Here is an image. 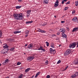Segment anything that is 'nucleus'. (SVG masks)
Here are the masks:
<instances>
[{
  "label": "nucleus",
  "instance_id": "12",
  "mask_svg": "<svg viewBox=\"0 0 78 78\" xmlns=\"http://www.w3.org/2000/svg\"><path fill=\"white\" fill-rule=\"evenodd\" d=\"M27 48H28L29 49L32 48H33V46L31 44H30L27 47Z\"/></svg>",
  "mask_w": 78,
  "mask_h": 78
},
{
  "label": "nucleus",
  "instance_id": "42",
  "mask_svg": "<svg viewBox=\"0 0 78 78\" xmlns=\"http://www.w3.org/2000/svg\"><path fill=\"white\" fill-rule=\"evenodd\" d=\"M29 33V31L28 30H26V33H27V34H28V33Z\"/></svg>",
  "mask_w": 78,
  "mask_h": 78
},
{
  "label": "nucleus",
  "instance_id": "9",
  "mask_svg": "<svg viewBox=\"0 0 78 78\" xmlns=\"http://www.w3.org/2000/svg\"><path fill=\"white\" fill-rule=\"evenodd\" d=\"M78 30V27H75L74 28L73 30H72V32H73V31H77Z\"/></svg>",
  "mask_w": 78,
  "mask_h": 78
},
{
  "label": "nucleus",
  "instance_id": "13",
  "mask_svg": "<svg viewBox=\"0 0 78 78\" xmlns=\"http://www.w3.org/2000/svg\"><path fill=\"white\" fill-rule=\"evenodd\" d=\"M9 41L10 42H14V40L12 39L9 38Z\"/></svg>",
  "mask_w": 78,
  "mask_h": 78
},
{
  "label": "nucleus",
  "instance_id": "56",
  "mask_svg": "<svg viewBox=\"0 0 78 78\" xmlns=\"http://www.w3.org/2000/svg\"><path fill=\"white\" fill-rule=\"evenodd\" d=\"M21 1H22V0H18V2H21Z\"/></svg>",
  "mask_w": 78,
  "mask_h": 78
},
{
  "label": "nucleus",
  "instance_id": "27",
  "mask_svg": "<svg viewBox=\"0 0 78 78\" xmlns=\"http://www.w3.org/2000/svg\"><path fill=\"white\" fill-rule=\"evenodd\" d=\"M8 61H9V59H6L5 61V63H6V62H8Z\"/></svg>",
  "mask_w": 78,
  "mask_h": 78
},
{
  "label": "nucleus",
  "instance_id": "39",
  "mask_svg": "<svg viewBox=\"0 0 78 78\" xmlns=\"http://www.w3.org/2000/svg\"><path fill=\"white\" fill-rule=\"evenodd\" d=\"M13 50H14V48H12L10 49L11 51H12Z\"/></svg>",
  "mask_w": 78,
  "mask_h": 78
},
{
  "label": "nucleus",
  "instance_id": "31",
  "mask_svg": "<svg viewBox=\"0 0 78 78\" xmlns=\"http://www.w3.org/2000/svg\"><path fill=\"white\" fill-rule=\"evenodd\" d=\"M45 63L46 65H48V60H46L45 62Z\"/></svg>",
  "mask_w": 78,
  "mask_h": 78
},
{
  "label": "nucleus",
  "instance_id": "59",
  "mask_svg": "<svg viewBox=\"0 0 78 78\" xmlns=\"http://www.w3.org/2000/svg\"><path fill=\"white\" fill-rule=\"evenodd\" d=\"M5 78H9V76H7V77H5Z\"/></svg>",
  "mask_w": 78,
  "mask_h": 78
},
{
  "label": "nucleus",
  "instance_id": "43",
  "mask_svg": "<svg viewBox=\"0 0 78 78\" xmlns=\"http://www.w3.org/2000/svg\"><path fill=\"white\" fill-rule=\"evenodd\" d=\"M63 30V29H61L60 30H59V31L60 32H62V30Z\"/></svg>",
  "mask_w": 78,
  "mask_h": 78
},
{
  "label": "nucleus",
  "instance_id": "55",
  "mask_svg": "<svg viewBox=\"0 0 78 78\" xmlns=\"http://www.w3.org/2000/svg\"><path fill=\"white\" fill-rule=\"evenodd\" d=\"M67 0H63V1H64V2H67Z\"/></svg>",
  "mask_w": 78,
  "mask_h": 78
},
{
  "label": "nucleus",
  "instance_id": "35",
  "mask_svg": "<svg viewBox=\"0 0 78 78\" xmlns=\"http://www.w3.org/2000/svg\"><path fill=\"white\" fill-rule=\"evenodd\" d=\"M50 78V76L49 75H48L46 76V78Z\"/></svg>",
  "mask_w": 78,
  "mask_h": 78
},
{
  "label": "nucleus",
  "instance_id": "49",
  "mask_svg": "<svg viewBox=\"0 0 78 78\" xmlns=\"http://www.w3.org/2000/svg\"><path fill=\"white\" fill-rule=\"evenodd\" d=\"M61 22L62 23H64L65 22V21H62Z\"/></svg>",
  "mask_w": 78,
  "mask_h": 78
},
{
  "label": "nucleus",
  "instance_id": "45",
  "mask_svg": "<svg viewBox=\"0 0 78 78\" xmlns=\"http://www.w3.org/2000/svg\"><path fill=\"white\" fill-rule=\"evenodd\" d=\"M68 9V7H65L64 9H65V10H67V9Z\"/></svg>",
  "mask_w": 78,
  "mask_h": 78
},
{
  "label": "nucleus",
  "instance_id": "40",
  "mask_svg": "<svg viewBox=\"0 0 78 78\" xmlns=\"http://www.w3.org/2000/svg\"><path fill=\"white\" fill-rule=\"evenodd\" d=\"M51 36L52 37H54V36H56V35L55 34H54L51 35Z\"/></svg>",
  "mask_w": 78,
  "mask_h": 78
},
{
  "label": "nucleus",
  "instance_id": "22",
  "mask_svg": "<svg viewBox=\"0 0 78 78\" xmlns=\"http://www.w3.org/2000/svg\"><path fill=\"white\" fill-rule=\"evenodd\" d=\"M52 51H53V49H52V48H51L50 49V53H52Z\"/></svg>",
  "mask_w": 78,
  "mask_h": 78
},
{
  "label": "nucleus",
  "instance_id": "29",
  "mask_svg": "<svg viewBox=\"0 0 78 78\" xmlns=\"http://www.w3.org/2000/svg\"><path fill=\"white\" fill-rule=\"evenodd\" d=\"M2 36V32L1 30H0V38Z\"/></svg>",
  "mask_w": 78,
  "mask_h": 78
},
{
  "label": "nucleus",
  "instance_id": "4",
  "mask_svg": "<svg viewBox=\"0 0 78 78\" xmlns=\"http://www.w3.org/2000/svg\"><path fill=\"white\" fill-rule=\"evenodd\" d=\"M8 49H4L1 51V53H2V54H6L8 53Z\"/></svg>",
  "mask_w": 78,
  "mask_h": 78
},
{
  "label": "nucleus",
  "instance_id": "15",
  "mask_svg": "<svg viewBox=\"0 0 78 78\" xmlns=\"http://www.w3.org/2000/svg\"><path fill=\"white\" fill-rule=\"evenodd\" d=\"M33 21H27L26 23V24H28V23H33Z\"/></svg>",
  "mask_w": 78,
  "mask_h": 78
},
{
  "label": "nucleus",
  "instance_id": "37",
  "mask_svg": "<svg viewBox=\"0 0 78 78\" xmlns=\"http://www.w3.org/2000/svg\"><path fill=\"white\" fill-rule=\"evenodd\" d=\"M20 64H21V63H20V62H18L17 63V65H20Z\"/></svg>",
  "mask_w": 78,
  "mask_h": 78
},
{
  "label": "nucleus",
  "instance_id": "54",
  "mask_svg": "<svg viewBox=\"0 0 78 78\" xmlns=\"http://www.w3.org/2000/svg\"><path fill=\"white\" fill-rule=\"evenodd\" d=\"M28 45V44H26L25 45V47H27Z\"/></svg>",
  "mask_w": 78,
  "mask_h": 78
},
{
  "label": "nucleus",
  "instance_id": "64",
  "mask_svg": "<svg viewBox=\"0 0 78 78\" xmlns=\"http://www.w3.org/2000/svg\"><path fill=\"white\" fill-rule=\"evenodd\" d=\"M24 55H26V53H24Z\"/></svg>",
  "mask_w": 78,
  "mask_h": 78
},
{
  "label": "nucleus",
  "instance_id": "51",
  "mask_svg": "<svg viewBox=\"0 0 78 78\" xmlns=\"http://www.w3.org/2000/svg\"><path fill=\"white\" fill-rule=\"evenodd\" d=\"M36 55H37V54H32V56H35Z\"/></svg>",
  "mask_w": 78,
  "mask_h": 78
},
{
  "label": "nucleus",
  "instance_id": "33",
  "mask_svg": "<svg viewBox=\"0 0 78 78\" xmlns=\"http://www.w3.org/2000/svg\"><path fill=\"white\" fill-rule=\"evenodd\" d=\"M52 53H53L55 54V53H56V51H55V50H52Z\"/></svg>",
  "mask_w": 78,
  "mask_h": 78
},
{
  "label": "nucleus",
  "instance_id": "46",
  "mask_svg": "<svg viewBox=\"0 0 78 78\" xmlns=\"http://www.w3.org/2000/svg\"><path fill=\"white\" fill-rule=\"evenodd\" d=\"M76 43H77L76 48H78V41Z\"/></svg>",
  "mask_w": 78,
  "mask_h": 78
},
{
  "label": "nucleus",
  "instance_id": "14",
  "mask_svg": "<svg viewBox=\"0 0 78 78\" xmlns=\"http://www.w3.org/2000/svg\"><path fill=\"white\" fill-rule=\"evenodd\" d=\"M41 73V72H38L36 74V76H35V78H37V77L38 76V75H39V74H40Z\"/></svg>",
  "mask_w": 78,
  "mask_h": 78
},
{
  "label": "nucleus",
  "instance_id": "52",
  "mask_svg": "<svg viewBox=\"0 0 78 78\" xmlns=\"http://www.w3.org/2000/svg\"><path fill=\"white\" fill-rule=\"evenodd\" d=\"M42 50V51H45V49H43V48L42 49V50Z\"/></svg>",
  "mask_w": 78,
  "mask_h": 78
},
{
  "label": "nucleus",
  "instance_id": "28",
  "mask_svg": "<svg viewBox=\"0 0 78 78\" xmlns=\"http://www.w3.org/2000/svg\"><path fill=\"white\" fill-rule=\"evenodd\" d=\"M46 24V23H43L41 24L42 26H45Z\"/></svg>",
  "mask_w": 78,
  "mask_h": 78
},
{
  "label": "nucleus",
  "instance_id": "47",
  "mask_svg": "<svg viewBox=\"0 0 78 78\" xmlns=\"http://www.w3.org/2000/svg\"><path fill=\"white\" fill-rule=\"evenodd\" d=\"M70 4V1H69L66 3V5H67V4Z\"/></svg>",
  "mask_w": 78,
  "mask_h": 78
},
{
  "label": "nucleus",
  "instance_id": "7",
  "mask_svg": "<svg viewBox=\"0 0 78 78\" xmlns=\"http://www.w3.org/2000/svg\"><path fill=\"white\" fill-rule=\"evenodd\" d=\"M34 59V57L33 56L28 57L27 58V59L29 61H32V60H33V59Z\"/></svg>",
  "mask_w": 78,
  "mask_h": 78
},
{
  "label": "nucleus",
  "instance_id": "20",
  "mask_svg": "<svg viewBox=\"0 0 78 78\" xmlns=\"http://www.w3.org/2000/svg\"><path fill=\"white\" fill-rule=\"evenodd\" d=\"M21 8H22V6H16V9H20Z\"/></svg>",
  "mask_w": 78,
  "mask_h": 78
},
{
  "label": "nucleus",
  "instance_id": "1",
  "mask_svg": "<svg viewBox=\"0 0 78 78\" xmlns=\"http://www.w3.org/2000/svg\"><path fill=\"white\" fill-rule=\"evenodd\" d=\"M13 17L15 20H22L23 16H22V14L20 13L19 14H13Z\"/></svg>",
  "mask_w": 78,
  "mask_h": 78
},
{
  "label": "nucleus",
  "instance_id": "60",
  "mask_svg": "<svg viewBox=\"0 0 78 78\" xmlns=\"http://www.w3.org/2000/svg\"><path fill=\"white\" fill-rule=\"evenodd\" d=\"M55 18H56V16H54Z\"/></svg>",
  "mask_w": 78,
  "mask_h": 78
},
{
  "label": "nucleus",
  "instance_id": "17",
  "mask_svg": "<svg viewBox=\"0 0 78 78\" xmlns=\"http://www.w3.org/2000/svg\"><path fill=\"white\" fill-rule=\"evenodd\" d=\"M44 2L45 4H48V0H44Z\"/></svg>",
  "mask_w": 78,
  "mask_h": 78
},
{
  "label": "nucleus",
  "instance_id": "41",
  "mask_svg": "<svg viewBox=\"0 0 78 78\" xmlns=\"http://www.w3.org/2000/svg\"><path fill=\"white\" fill-rule=\"evenodd\" d=\"M30 14H29V15H27L26 16L27 17H30Z\"/></svg>",
  "mask_w": 78,
  "mask_h": 78
},
{
  "label": "nucleus",
  "instance_id": "11",
  "mask_svg": "<svg viewBox=\"0 0 78 78\" xmlns=\"http://www.w3.org/2000/svg\"><path fill=\"white\" fill-rule=\"evenodd\" d=\"M62 37H65L66 38L67 37V35L65 34H62Z\"/></svg>",
  "mask_w": 78,
  "mask_h": 78
},
{
  "label": "nucleus",
  "instance_id": "57",
  "mask_svg": "<svg viewBox=\"0 0 78 78\" xmlns=\"http://www.w3.org/2000/svg\"><path fill=\"white\" fill-rule=\"evenodd\" d=\"M61 44H59L58 47H61Z\"/></svg>",
  "mask_w": 78,
  "mask_h": 78
},
{
  "label": "nucleus",
  "instance_id": "23",
  "mask_svg": "<svg viewBox=\"0 0 78 78\" xmlns=\"http://www.w3.org/2000/svg\"><path fill=\"white\" fill-rule=\"evenodd\" d=\"M75 5L76 6H78V1H76L75 2Z\"/></svg>",
  "mask_w": 78,
  "mask_h": 78
},
{
  "label": "nucleus",
  "instance_id": "34",
  "mask_svg": "<svg viewBox=\"0 0 78 78\" xmlns=\"http://www.w3.org/2000/svg\"><path fill=\"white\" fill-rule=\"evenodd\" d=\"M68 67H69V66H67L66 67V68L64 69L63 71H65V70H66V69H67V68H68Z\"/></svg>",
  "mask_w": 78,
  "mask_h": 78
},
{
  "label": "nucleus",
  "instance_id": "3",
  "mask_svg": "<svg viewBox=\"0 0 78 78\" xmlns=\"http://www.w3.org/2000/svg\"><path fill=\"white\" fill-rule=\"evenodd\" d=\"M70 53H71V50H70V49H69L65 51V53H64V55L65 56H68L70 54Z\"/></svg>",
  "mask_w": 78,
  "mask_h": 78
},
{
  "label": "nucleus",
  "instance_id": "16",
  "mask_svg": "<svg viewBox=\"0 0 78 78\" xmlns=\"http://www.w3.org/2000/svg\"><path fill=\"white\" fill-rule=\"evenodd\" d=\"M30 68H28L27 69H26L25 70V72L26 73H27V72H28L29 71V70H30Z\"/></svg>",
  "mask_w": 78,
  "mask_h": 78
},
{
  "label": "nucleus",
  "instance_id": "26",
  "mask_svg": "<svg viewBox=\"0 0 78 78\" xmlns=\"http://www.w3.org/2000/svg\"><path fill=\"white\" fill-rule=\"evenodd\" d=\"M42 48H43L42 47H40L37 50H42Z\"/></svg>",
  "mask_w": 78,
  "mask_h": 78
},
{
  "label": "nucleus",
  "instance_id": "25",
  "mask_svg": "<svg viewBox=\"0 0 78 78\" xmlns=\"http://www.w3.org/2000/svg\"><path fill=\"white\" fill-rule=\"evenodd\" d=\"M45 43L46 44V45L47 47H48L49 46V43H48V41H46Z\"/></svg>",
  "mask_w": 78,
  "mask_h": 78
},
{
  "label": "nucleus",
  "instance_id": "53",
  "mask_svg": "<svg viewBox=\"0 0 78 78\" xmlns=\"http://www.w3.org/2000/svg\"><path fill=\"white\" fill-rule=\"evenodd\" d=\"M51 47H52V48H54V45H52L51 46Z\"/></svg>",
  "mask_w": 78,
  "mask_h": 78
},
{
  "label": "nucleus",
  "instance_id": "58",
  "mask_svg": "<svg viewBox=\"0 0 78 78\" xmlns=\"http://www.w3.org/2000/svg\"><path fill=\"white\" fill-rule=\"evenodd\" d=\"M66 28H67V29H68V30H69V27H66Z\"/></svg>",
  "mask_w": 78,
  "mask_h": 78
},
{
  "label": "nucleus",
  "instance_id": "24",
  "mask_svg": "<svg viewBox=\"0 0 78 78\" xmlns=\"http://www.w3.org/2000/svg\"><path fill=\"white\" fill-rule=\"evenodd\" d=\"M71 76L72 77V78H75V77H76V76L75 75V74H73Z\"/></svg>",
  "mask_w": 78,
  "mask_h": 78
},
{
  "label": "nucleus",
  "instance_id": "30",
  "mask_svg": "<svg viewBox=\"0 0 78 78\" xmlns=\"http://www.w3.org/2000/svg\"><path fill=\"white\" fill-rule=\"evenodd\" d=\"M8 46L7 45H5L4 46V48H8Z\"/></svg>",
  "mask_w": 78,
  "mask_h": 78
},
{
  "label": "nucleus",
  "instance_id": "8",
  "mask_svg": "<svg viewBox=\"0 0 78 78\" xmlns=\"http://www.w3.org/2000/svg\"><path fill=\"white\" fill-rule=\"evenodd\" d=\"M73 21V22H77L78 21V18H77V17H75L73 18L72 20Z\"/></svg>",
  "mask_w": 78,
  "mask_h": 78
},
{
  "label": "nucleus",
  "instance_id": "48",
  "mask_svg": "<svg viewBox=\"0 0 78 78\" xmlns=\"http://www.w3.org/2000/svg\"><path fill=\"white\" fill-rule=\"evenodd\" d=\"M57 35H59L60 34V32H58L57 33Z\"/></svg>",
  "mask_w": 78,
  "mask_h": 78
},
{
  "label": "nucleus",
  "instance_id": "18",
  "mask_svg": "<svg viewBox=\"0 0 78 78\" xmlns=\"http://www.w3.org/2000/svg\"><path fill=\"white\" fill-rule=\"evenodd\" d=\"M21 33V31H15L13 32L14 34H17V33Z\"/></svg>",
  "mask_w": 78,
  "mask_h": 78
},
{
  "label": "nucleus",
  "instance_id": "61",
  "mask_svg": "<svg viewBox=\"0 0 78 78\" xmlns=\"http://www.w3.org/2000/svg\"><path fill=\"white\" fill-rule=\"evenodd\" d=\"M2 66V64L1 63H0V67Z\"/></svg>",
  "mask_w": 78,
  "mask_h": 78
},
{
  "label": "nucleus",
  "instance_id": "10",
  "mask_svg": "<svg viewBox=\"0 0 78 78\" xmlns=\"http://www.w3.org/2000/svg\"><path fill=\"white\" fill-rule=\"evenodd\" d=\"M31 12V10H28L27 11V14H30Z\"/></svg>",
  "mask_w": 78,
  "mask_h": 78
},
{
  "label": "nucleus",
  "instance_id": "2",
  "mask_svg": "<svg viewBox=\"0 0 78 78\" xmlns=\"http://www.w3.org/2000/svg\"><path fill=\"white\" fill-rule=\"evenodd\" d=\"M76 42H74L73 43H71L70 45H69V47L70 48H75L76 46Z\"/></svg>",
  "mask_w": 78,
  "mask_h": 78
},
{
  "label": "nucleus",
  "instance_id": "44",
  "mask_svg": "<svg viewBox=\"0 0 78 78\" xmlns=\"http://www.w3.org/2000/svg\"><path fill=\"white\" fill-rule=\"evenodd\" d=\"M64 3V1L63 0L62 1V5H63Z\"/></svg>",
  "mask_w": 78,
  "mask_h": 78
},
{
  "label": "nucleus",
  "instance_id": "63",
  "mask_svg": "<svg viewBox=\"0 0 78 78\" xmlns=\"http://www.w3.org/2000/svg\"><path fill=\"white\" fill-rule=\"evenodd\" d=\"M0 43L1 44H2V42L1 41V42H0Z\"/></svg>",
  "mask_w": 78,
  "mask_h": 78
},
{
  "label": "nucleus",
  "instance_id": "62",
  "mask_svg": "<svg viewBox=\"0 0 78 78\" xmlns=\"http://www.w3.org/2000/svg\"><path fill=\"white\" fill-rule=\"evenodd\" d=\"M28 36V35H26V37H27V36Z\"/></svg>",
  "mask_w": 78,
  "mask_h": 78
},
{
  "label": "nucleus",
  "instance_id": "38",
  "mask_svg": "<svg viewBox=\"0 0 78 78\" xmlns=\"http://www.w3.org/2000/svg\"><path fill=\"white\" fill-rule=\"evenodd\" d=\"M56 41H59V38L58 37H57L56 38Z\"/></svg>",
  "mask_w": 78,
  "mask_h": 78
},
{
  "label": "nucleus",
  "instance_id": "32",
  "mask_svg": "<svg viewBox=\"0 0 78 78\" xmlns=\"http://www.w3.org/2000/svg\"><path fill=\"white\" fill-rule=\"evenodd\" d=\"M74 74L76 76H78V72Z\"/></svg>",
  "mask_w": 78,
  "mask_h": 78
},
{
  "label": "nucleus",
  "instance_id": "36",
  "mask_svg": "<svg viewBox=\"0 0 78 78\" xmlns=\"http://www.w3.org/2000/svg\"><path fill=\"white\" fill-rule=\"evenodd\" d=\"M61 60H59L57 62V64H59L60 63H61Z\"/></svg>",
  "mask_w": 78,
  "mask_h": 78
},
{
  "label": "nucleus",
  "instance_id": "6",
  "mask_svg": "<svg viewBox=\"0 0 78 78\" xmlns=\"http://www.w3.org/2000/svg\"><path fill=\"white\" fill-rule=\"evenodd\" d=\"M59 1L58 0H56V2H55L54 5L55 7H57L59 5Z\"/></svg>",
  "mask_w": 78,
  "mask_h": 78
},
{
  "label": "nucleus",
  "instance_id": "21",
  "mask_svg": "<svg viewBox=\"0 0 78 78\" xmlns=\"http://www.w3.org/2000/svg\"><path fill=\"white\" fill-rule=\"evenodd\" d=\"M73 63L74 64H78V61H74L73 62Z\"/></svg>",
  "mask_w": 78,
  "mask_h": 78
},
{
  "label": "nucleus",
  "instance_id": "5",
  "mask_svg": "<svg viewBox=\"0 0 78 78\" xmlns=\"http://www.w3.org/2000/svg\"><path fill=\"white\" fill-rule=\"evenodd\" d=\"M38 31L39 32H40L41 33H45L46 31L41 30L40 29H38Z\"/></svg>",
  "mask_w": 78,
  "mask_h": 78
},
{
  "label": "nucleus",
  "instance_id": "50",
  "mask_svg": "<svg viewBox=\"0 0 78 78\" xmlns=\"http://www.w3.org/2000/svg\"><path fill=\"white\" fill-rule=\"evenodd\" d=\"M73 13H75V11L73 10V11L72 13L73 14Z\"/></svg>",
  "mask_w": 78,
  "mask_h": 78
},
{
  "label": "nucleus",
  "instance_id": "19",
  "mask_svg": "<svg viewBox=\"0 0 78 78\" xmlns=\"http://www.w3.org/2000/svg\"><path fill=\"white\" fill-rule=\"evenodd\" d=\"M65 32H66V30L64 29H63V30H62V34H63L65 33Z\"/></svg>",
  "mask_w": 78,
  "mask_h": 78
}]
</instances>
